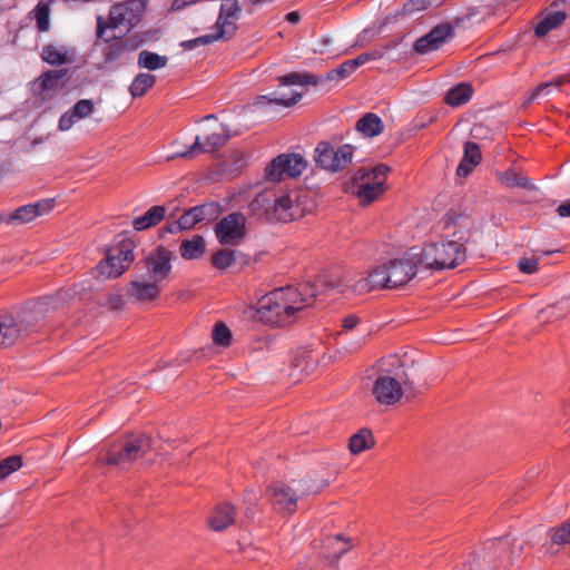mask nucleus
<instances>
[{
	"label": "nucleus",
	"instance_id": "obj_1",
	"mask_svg": "<svg viewBox=\"0 0 570 570\" xmlns=\"http://www.w3.org/2000/svg\"><path fill=\"white\" fill-rule=\"evenodd\" d=\"M318 291L311 284L275 288L257 302V317L273 326L289 324L297 312L313 304Z\"/></svg>",
	"mask_w": 570,
	"mask_h": 570
},
{
	"label": "nucleus",
	"instance_id": "obj_2",
	"mask_svg": "<svg viewBox=\"0 0 570 570\" xmlns=\"http://www.w3.org/2000/svg\"><path fill=\"white\" fill-rule=\"evenodd\" d=\"M50 297L37 299L20 308L0 312V350L16 344L20 338L30 335L37 324L46 316Z\"/></svg>",
	"mask_w": 570,
	"mask_h": 570
},
{
	"label": "nucleus",
	"instance_id": "obj_3",
	"mask_svg": "<svg viewBox=\"0 0 570 570\" xmlns=\"http://www.w3.org/2000/svg\"><path fill=\"white\" fill-rule=\"evenodd\" d=\"M389 171V166L383 164L372 169H357L347 183L346 191L357 197L362 206L371 205L384 194Z\"/></svg>",
	"mask_w": 570,
	"mask_h": 570
},
{
	"label": "nucleus",
	"instance_id": "obj_4",
	"mask_svg": "<svg viewBox=\"0 0 570 570\" xmlns=\"http://www.w3.org/2000/svg\"><path fill=\"white\" fill-rule=\"evenodd\" d=\"M422 268L441 271L454 268L464 262L466 249L462 242L451 239L432 243L416 253Z\"/></svg>",
	"mask_w": 570,
	"mask_h": 570
},
{
	"label": "nucleus",
	"instance_id": "obj_5",
	"mask_svg": "<svg viewBox=\"0 0 570 570\" xmlns=\"http://www.w3.org/2000/svg\"><path fill=\"white\" fill-rule=\"evenodd\" d=\"M320 282L325 284L327 288L336 289L342 293L352 289L356 294H363L380 288H391L384 265L367 271L356 281L350 275H330L323 276Z\"/></svg>",
	"mask_w": 570,
	"mask_h": 570
},
{
	"label": "nucleus",
	"instance_id": "obj_6",
	"mask_svg": "<svg viewBox=\"0 0 570 570\" xmlns=\"http://www.w3.org/2000/svg\"><path fill=\"white\" fill-rule=\"evenodd\" d=\"M278 79L279 87L271 94L258 96L255 105L263 106L274 104L283 107H291L302 98V92L292 89V86H316L321 83V79L311 73L291 72L279 77Z\"/></svg>",
	"mask_w": 570,
	"mask_h": 570
},
{
	"label": "nucleus",
	"instance_id": "obj_7",
	"mask_svg": "<svg viewBox=\"0 0 570 570\" xmlns=\"http://www.w3.org/2000/svg\"><path fill=\"white\" fill-rule=\"evenodd\" d=\"M144 10L145 4L141 0H128L115 4L109 12L108 20L101 16L97 17V37L101 38L107 28L125 27L128 30L134 28L140 21Z\"/></svg>",
	"mask_w": 570,
	"mask_h": 570
},
{
	"label": "nucleus",
	"instance_id": "obj_8",
	"mask_svg": "<svg viewBox=\"0 0 570 570\" xmlns=\"http://www.w3.org/2000/svg\"><path fill=\"white\" fill-rule=\"evenodd\" d=\"M151 449V441L146 435H139L125 441L119 448L112 449L107 456L109 465H116L121 470L129 466L142 458Z\"/></svg>",
	"mask_w": 570,
	"mask_h": 570
},
{
	"label": "nucleus",
	"instance_id": "obj_9",
	"mask_svg": "<svg viewBox=\"0 0 570 570\" xmlns=\"http://www.w3.org/2000/svg\"><path fill=\"white\" fill-rule=\"evenodd\" d=\"M247 220L244 214L234 212L218 220L214 227L216 239L224 246H238L246 237Z\"/></svg>",
	"mask_w": 570,
	"mask_h": 570
},
{
	"label": "nucleus",
	"instance_id": "obj_10",
	"mask_svg": "<svg viewBox=\"0 0 570 570\" xmlns=\"http://www.w3.org/2000/svg\"><path fill=\"white\" fill-rule=\"evenodd\" d=\"M134 261V244L129 240L120 242L111 248L106 258L98 265L99 273L108 278L119 277Z\"/></svg>",
	"mask_w": 570,
	"mask_h": 570
},
{
	"label": "nucleus",
	"instance_id": "obj_11",
	"mask_svg": "<svg viewBox=\"0 0 570 570\" xmlns=\"http://www.w3.org/2000/svg\"><path fill=\"white\" fill-rule=\"evenodd\" d=\"M307 167L306 159L299 154H281L265 168V177L269 181H281L284 177L296 178Z\"/></svg>",
	"mask_w": 570,
	"mask_h": 570
},
{
	"label": "nucleus",
	"instance_id": "obj_12",
	"mask_svg": "<svg viewBox=\"0 0 570 570\" xmlns=\"http://www.w3.org/2000/svg\"><path fill=\"white\" fill-rule=\"evenodd\" d=\"M353 159V147L343 145L335 149L331 144L321 141L315 148L314 160L323 169L330 171H340L344 169Z\"/></svg>",
	"mask_w": 570,
	"mask_h": 570
},
{
	"label": "nucleus",
	"instance_id": "obj_13",
	"mask_svg": "<svg viewBox=\"0 0 570 570\" xmlns=\"http://www.w3.org/2000/svg\"><path fill=\"white\" fill-rule=\"evenodd\" d=\"M403 386H410L409 379L404 373L403 375L397 374V377L381 374L374 382L372 393L380 404L390 406L402 399Z\"/></svg>",
	"mask_w": 570,
	"mask_h": 570
},
{
	"label": "nucleus",
	"instance_id": "obj_14",
	"mask_svg": "<svg viewBox=\"0 0 570 570\" xmlns=\"http://www.w3.org/2000/svg\"><path fill=\"white\" fill-rule=\"evenodd\" d=\"M390 287L395 288L409 283L417 273L421 263L416 253L410 252L401 258L392 259L384 264Z\"/></svg>",
	"mask_w": 570,
	"mask_h": 570
},
{
	"label": "nucleus",
	"instance_id": "obj_15",
	"mask_svg": "<svg viewBox=\"0 0 570 570\" xmlns=\"http://www.w3.org/2000/svg\"><path fill=\"white\" fill-rule=\"evenodd\" d=\"M230 137L228 127L219 124L217 129L204 138V141H202L199 136H196L195 141L185 151H177L169 158H191L198 154L214 153L223 147Z\"/></svg>",
	"mask_w": 570,
	"mask_h": 570
},
{
	"label": "nucleus",
	"instance_id": "obj_16",
	"mask_svg": "<svg viewBox=\"0 0 570 570\" xmlns=\"http://www.w3.org/2000/svg\"><path fill=\"white\" fill-rule=\"evenodd\" d=\"M173 253L159 246L150 252L142 261L145 277L163 285L171 272Z\"/></svg>",
	"mask_w": 570,
	"mask_h": 570
},
{
	"label": "nucleus",
	"instance_id": "obj_17",
	"mask_svg": "<svg viewBox=\"0 0 570 570\" xmlns=\"http://www.w3.org/2000/svg\"><path fill=\"white\" fill-rule=\"evenodd\" d=\"M240 12L242 7L238 0H223L215 23V33L219 39L228 40L236 33V22L240 17Z\"/></svg>",
	"mask_w": 570,
	"mask_h": 570
},
{
	"label": "nucleus",
	"instance_id": "obj_18",
	"mask_svg": "<svg viewBox=\"0 0 570 570\" xmlns=\"http://www.w3.org/2000/svg\"><path fill=\"white\" fill-rule=\"evenodd\" d=\"M453 27L450 23L438 24L414 42V50L421 55L438 50L448 39L453 37Z\"/></svg>",
	"mask_w": 570,
	"mask_h": 570
},
{
	"label": "nucleus",
	"instance_id": "obj_19",
	"mask_svg": "<svg viewBox=\"0 0 570 570\" xmlns=\"http://www.w3.org/2000/svg\"><path fill=\"white\" fill-rule=\"evenodd\" d=\"M271 502L282 513H293L297 508L298 495L287 484L276 482L269 488Z\"/></svg>",
	"mask_w": 570,
	"mask_h": 570
},
{
	"label": "nucleus",
	"instance_id": "obj_20",
	"mask_svg": "<svg viewBox=\"0 0 570 570\" xmlns=\"http://www.w3.org/2000/svg\"><path fill=\"white\" fill-rule=\"evenodd\" d=\"M68 69L48 70L41 73L33 82V92L37 97L46 100L52 92L62 88L60 81L67 76Z\"/></svg>",
	"mask_w": 570,
	"mask_h": 570
},
{
	"label": "nucleus",
	"instance_id": "obj_21",
	"mask_svg": "<svg viewBox=\"0 0 570 570\" xmlns=\"http://www.w3.org/2000/svg\"><path fill=\"white\" fill-rule=\"evenodd\" d=\"M161 291V284L147 277L134 281L129 284V294L137 302H148L156 299L159 297Z\"/></svg>",
	"mask_w": 570,
	"mask_h": 570
},
{
	"label": "nucleus",
	"instance_id": "obj_22",
	"mask_svg": "<svg viewBox=\"0 0 570 570\" xmlns=\"http://www.w3.org/2000/svg\"><path fill=\"white\" fill-rule=\"evenodd\" d=\"M41 59L51 66L71 63L76 60L75 50L67 45L49 43L42 48Z\"/></svg>",
	"mask_w": 570,
	"mask_h": 570
},
{
	"label": "nucleus",
	"instance_id": "obj_23",
	"mask_svg": "<svg viewBox=\"0 0 570 570\" xmlns=\"http://www.w3.org/2000/svg\"><path fill=\"white\" fill-rule=\"evenodd\" d=\"M272 222L287 223L299 216L297 206L294 205L288 194L276 197L273 195Z\"/></svg>",
	"mask_w": 570,
	"mask_h": 570
},
{
	"label": "nucleus",
	"instance_id": "obj_24",
	"mask_svg": "<svg viewBox=\"0 0 570 570\" xmlns=\"http://www.w3.org/2000/svg\"><path fill=\"white\" fill-rule=\"evenodd\" d=\"M480 147L474 141H466L464 144L463 157L456 168V175L459 177L469 176L473 168L481 161Z\"/></svg>",
	"mask_w": 570,
	"mask_h": 570
},
{
	"label": "nucleus",
	"instance_id": "obj_25",
	"mask_svg": "<svg viewBox=\"0 0 570 570\" xmlns=\"http://www.w3.org/2000/svg\"><path fill=\"white\" fill-rule=\"evenodd\" d=\"M137 48L138 43L131 39L116 40L107 46L104 61L105 63L122 61L129 52L135 51Z\"/></svg>",
	"mask_w": 570,
	"mask_h": 570
},
{
	"label": "nucleus",
	"instance_id": "obj_26",
	"mask_svg": "<svg viewBox=\"0 0 570 570\" xmlns=\"http://www.w3.org/2000/svg\"><path fill=\"white\" fill-rule=\"evenodd\" d=\"M273 195L272 191L259 193L249 204L248 209L250 214L257 218H264L272 222L273 210Z\"/></svg>",
	"mask_w": 570,
	"mask_h": 570
},
{
	"label": "nucleus",
	"instance_id": "obj_27",
	"mask_svg": "<svg viewBox=\"0 0 570 570\" xmlns=\"http://www.w3.org/2000/svg\"><path fill=\"white\" fill-rule=\"evenodd\" d=\"M235 520L233 505L228 503L218 504L209 518V525L215 531L228 528Z\"/></svg>",
	"mask_w": 570,
	"mask_h": 570
},
{
	"label": "nucleus",
	"instance_id": "obj_28",
	"mask_svg": "<svg viewBox=\"0 0 570 570\" xmlns=\"http://www.w3.org/2000/svg\"><path fill=\"white\" fill-rule=\"evenodd\" d=\"M166 214L164 206H153L144 215L136 217L132 220V227L136 230H145L149 227L156 226L160 223Z\"/></svg>",
	"mask_w": 570,
	"mask_h": 570
},
{
	"label": "nucleus",
	"instance_id": "obj_29",
	"mask_svg": "<svg viewBox=\"0 0 570 570\" xmlns=\"http://www.w3.org/2000/svg\"><path fill=\"white\" fill-rule=\"evenodd\" d=\"M383 121L382 119L373 114L367 112L356 122V130L362 132L365 137H375L380 135L383 130Z\"/></svg>",
	"mask_w": 570,
	"mask_h": 570
},
{
	"label": "nucleus",
	"instance_id": "obj_30",
	"mask_svg": "<svg viewBox=\"0 0 570 570\" xmlns=\"http://www.w3.org/2000/svg\"><path fill=\"white\" fill-rule=\"evenodd\" d=\"M473 89L466 82L452 87L445 95V102L451 107L465 105L472 98Z\"/></svg>",
	"mask_w": 570,
	"mask_h": 570
},
{
	"label": "nucleus",
	"instance_id": "obj_31",
	"mask_svg": "<svg viewBox=\"0 0 570 570\" xmlns=\"http://www.w3.org/2000/svg\"><path fill=\"white\" fill-rule=\"evenodd\" d=\"M222 206L217 202H208L202 205L191 207L194 217L197 218L198 223L216 220L222 214Z\"/></svg>",
	"mask_w": 570,
	"mask_h": 570
},
{
	"label": "nucleus",
	"instance_id": "obj_32",
	"mask_svg": "<svg viewBox=\"0 0 570 570\" xmlns=\"http://www.w3.org/2000/svg\"><path fill=\"white\" fill-rule=\"evenodd\" d=\"M205 240L200 235H194L180 245V255L185 259H197L205 253Z\"/></svg>",
	"mask_w": 570,
	"mask_h": 570
},
{
	"label": "nucleus",
	"instance_id": "obj_33",
	"mask_svg": "<svg viewBox=\"0 0 570 570\" xmlns=\"http://www.w3.org/2000/svg\"><path fill=\"white\" fill-rule=\"evenodd\" d=\"M567 13L564 11H553L548 13L534 28V33L538 37H544L552 29L559 27L564 22Z\"/></svg>",
	"mask_w": 570,
	"mask_h": 570
},
{
	"label": "nucleus",
	"instance_id": "obj_34",
	"mask_svg": "<svg viewBox=\"0 0 570 570\" xmlns=\"http://www.w3.org/2000/svg\"><path fill=\"white\" fill-rule=\"evenodd\" d=\"M374 444L373 435L370 430L362 429L350 438L348 448L353 454H360Z\"/></svg>",
	"mask_w": 570,
	"mask_h": 570
},
{
	"label": "nucleus",
	"instance_id": "obj_35",
	"mask_svg": "<svg viewBox=\"0 0 570 570\" xmlns=\"http://www.w3.org/2000/svg\"><path fill=\"white\" fill-rule=\"evenodd\" d=\"M168 58L156 52L142 50L138 55V66L148 70H157L166 67Z\"/></svg>",
	"mask_w": 570,
	"mask_h": 570
},
{
	"label": "nucleus",
	"instance_id": "obj_36",
	"mask_svg": "<svg viewBox=\"0 0 570 570\" xmlns=\"http://www.w3.org/2000/svg\"><path fill=\"white\" fill-rule=\"evenodd\" d=\"M155 82L156 77L154 75L140 72L134 78L129 92L134 98L142 97Z\"/></svg>",
	"mask_w": 570,
	"mask_h": 570
},
{
	"label": "nucleus",
	"instance_id": "obj_37",
	"mask_svg": "<svg viewBox=\"0 0 570 570\" xmlns=\"http://www.w3.org/2000/svg\"><path fill=\"white\" fill-rule=\"evenodd\" d=\"M239 255V250L223 248L212 256V264L218 269H227L236 262Z\"/></svg>",
	"mask_w": 570,
	"mask_h": 570
},
{
	"label": "nucleus",
	"instance_id": "obj_38",
	"mask_svg": "<svg viewBox=\"0 0 570 570\" xmlns=\"http://www.w3.org/2000/svg\"><path fill=\"white\" fill-rule=\"evenodd\" d=\"M500 181L507 187H519L531 189L533 186L531 185L528 177L520 175L514 169H508L503 174L500 175Z\"/></svg>",
	"mask_w": 570,
	"mask_h": 570
},
{
	"label": "nucleus",
	"instance_id": "obj_39",
	"mask_svg": "<svg viewBox=\"0 0 570 570\" xmlns=\"http://www.w3.org/2000/svg\"><path fill=\"white\" fill-rule=\"evenodd\" d=\"M36 24L39 31L46 32L50 29V8L49 3L45 0H40L35 9L32 10Z\"/></svg>",
	"mask_w": 570,
	"mask_h": 570
},
{
	"label": "nucleus",
	"instance_id": "obj_40",
	"mask_svg": "<svg viewBox=\"0 0 570 570\" xmlns=\"http://www.w3.org/2000/svg\"><path fill=\"white\" fill-rule=\"evenodd\" d=\"M35 213L36 210L33 209L31 204L20 206L13 213L8 215L7 224L17 225L30 223L35 218H37Z\"/></svg>",
	"mask_w": 570,
	"mask_h": 570
},
{
	"label": "nucleus",
	"instance_id": "obj_41",
	"mask_svg": "<svg viewBox=\"0 0 570 570\" xmlns=\"http://www.w3.org/2000/svg\"><path fill=\"white\" fill-rule=\"evenodd\" d=\"M551 542L558 546L570 543V519L562 522L559 527L551 528Z\"/></svg>",
	"mask_w": 570,
	"mask_h": 570
},
{
	"label": "nucleus",
	"instance_id": "obj_42",
	"mask_svg": "<svg viewBox=\"0 0 570 570\" xmlns=\"http://www.w3.org/2000/svg\"><path fill=\"white\" fill-rule=\"evenodd\" d=\"M22 466V458L20 455H11L0 461V481L8 478L11 473L18 471Z\"/></svg>",
	"mask_w": 570,
	"mask_h": 570
},
{
	"label": "nucleus",
	"instance_id": "obj_43",
	"mask_svg": "<svg viewBox=\"0 0 570 570\" xmlns=\"http://www.w3.org/2000/svg\"><path fill=\"white\" fill-rule=\"evenodd\" d=\"M212 335L216 345L227 347L232 343V332L224 323H217Z\"/></svg>",
	"mask_w": 570,
	"mask_h": 570
},
{
	"label": "nucleus",
	"instance_id": "obj_44",
	"mask_svg": "<svg viewBox=\"0 0 570 570\" xmlns=\"http://www.w3.org/2000/svg\"><path fill=\"white\" fill-rule=\"evenodd\" d=\"M441 0H409L403 6L404 13H414L416 11H422L432 6H439Z\"/></svg>",
	"mask_w": 570,
	"mask_h": 570
},
{
	"label": "nucleus",
	"instance_id": "obj_45",
	"mask_svg": "<svg viewBox=\"0 0 570 570\" xmlns=\"http://www.w3.org/2000/svg\"><path fill=\"white\" fill-rule=\"evenodd\" d=\"M220 40L216 33L213 35H204L195 39L186 40L180 43V47L184 50H193L197 48L198 46H206L214 41Z\"/></svg>",
	"mask_w": 570,
	"mask_h": 570
},
{
	"label": "nucleus",
	"instance_id": "obj_46",
	"mask_svg": "<svg viewBox=\"0 0 570 570\" xmlns=\"http://www.w3.org/2000/svg\"><path fill=\"white\" fill-rule=\"evenodd\" d=\"M350 71H348V68L345 67V61L343 63H341L338 67L330 70L328 72H326L325 77L322 78V77H318L321 79V82L323 80H326V81H337V80H342V79H345L350 76Z\"/></svg>",
	"mask_w": 570,
	"mask_h": 570
},
{
	"label": "nucleus",
	"instance_id": "obj_47",
	"mask_svg": "<svg viewBox=\"0 0 570 570\" xmlns=\"http://www.w3.org/2000/svg\"><path fill=\"white\" fill-rule=\"evenodd\" d=\"M71 108L81 120L92 112L94 104L90 99H81L77 101Z\"/></svg>",
	"mask_w": 570,
	"mask_h": 570
},
{
	"label": "nucleus",
	"instance_id": "obj_48",
	"mask_svg": "<svg viewBox=\"0 0 570 570\" xmlns=\"http://www.w3.org/2000/svg\"><path fill=\"white\" fill-rule=\"evenodd\" d=\"M79 120L80 119L78 118L76 112H73L72 108H70L60 117L58 128L61 131H67Z\"/></svg>",
	"mask_w": 570,
	"mask_h": 570
},
{
	"label": "nucleus",
	"instance_id": "obj_49",
	"mask_svg": "<svg viewBox=\"0 0 570 570\" xmlns=\"http://www.w3.org/2000/svg\"><path fill=\"white\" fill-rule=\"evenodd\" d=\"M539 257H521L519 261V269L523 274H533L538 271Z\"/></svg>",
	"mask_w": 570,
	"mask_h": 570
},
{
	"label": "nucleus",
	"instance_id": "obj_50",
	"mask_svg": "<svg viewBox=\"0 0 570 570\" xmlns=\"http://www.w3.org/2000/svg\"><path fill=\"white\" fill-rule=\"evenodd\" d=\"M33 209L36 210V216H42V215H46L48 213H50L53 207H55V199L53 198H46V199H40L36 203H32L31 204Z\"/></svg>",
	"mask_w": 570,
	"mask_h": 570
},
{
	"label": "nucleus",
	"instance_id": "obj_51",
	"mask_svg": "<svg viewBox=\"0 0 570 570\" xmlns=\"http://www.w3.org/2000/svg\"><path fill=\"white\" fill-rule=\"evenodd\" d=\"M196 224H198L197 218L194 217L191 208H189L176 220L175 227H180V229L186 230L193 228Z\"/></svg>",
	"mask_w": 570,
	"mask_h": 570
},
{
	"label": "nucleus",
	"instance_id": "obj_52",
	"mask_svg": "<svg viewBox=\"0 0 570 570\" xmlns=\"http://www.w3.org/2000/svg\"><path fill=\"white\" fill-rule=\"evenodd\" d=\"M552 88L553 86L551 81L540 83L532 90L528 102H531L542 96H548L551 92Z\"/></svg>",
	"mask_w": 570,
	"mask_h": 570
},
{
	"label": "nucleus",
	"instance_id": "obj_53",
	"mask_svg": "<svg viewBox=\"0 0 570 570\" xmlns=\"http://www.w3.org/2000/svg\"><path fill=\"white\" fill-rule=\"evenodd\" d=\"M383 57V52L381 50H373L368 52H363L358 55L355 59L357 60V63L360 66H363L364 63L368 61L379 60Z\"/></svg>",
	"mask_w": 570,
	"mask_h": 570
},
{
	"label": "nucleus",
	"instance_id": "obj_54",
	"mask_svg": "<svg viewBox=\"0 0 570 570\" xmlns=\"http://www.w3.org/2000/svg\"><path fill=\"white\" fill-rule=\"evenodd\" d=\"M569 82H570V73H563V75L557 76L556 78H553L551 80V83H552L553 88H556V89H559L563 85L569 83Z\"/></svg>",
	"mask_w": 570,
	"mask_h": 570
},
{
	"label": "nucleus",
	"instance_id": "obj_55",
	"mask_svg": "<svg viewBox=\"0 0 570 570\" xmlns=\"http://www.w3.org/2000/svg\"><path fill=\"white\" fill-rule=\"evenodd\" d=\"M360 318L356 315H348L342 321L344 330H352L358 324Z\"/></svg>",
	"mask_w": 570,
	"mask_h": 570
},
{
	"label": "nucleus",
	"instance_id": "obj_56",
	"mask_svg": "<svg viewBox=\"0 0 570 570\" xmlns=\"http://www.w3.org/2000/svg\"><path fill=\"white\" fill-rule=\"evenodd\" d=\"M557 213L560 217H570V199L562 202L557 207Z\"/></svg>",
	"mask_w": 570,
	"mask_h": 570
},
{
	"label": "nucleus",
	"instance_id": "obj_57",
	"mask_svg": "<svg viewBox=\"0 0 570 570\" xmlns=\"http://www.w3.org/2000/svg\"><path fill=\"white\" fill-rule=\"evenodd\" d=\"M286 21L289 23H297L301 20V14L297 11H291L285 16Z\"/></svg>",
	"mask_w": 570,
	"mask_h": 570
},
{
	"label": "nucleus",
	"instance_id": "obj_58",
	"mask_svg": "<svg viewBox=\"0 0 570 570\" xmlns=\"http://www.w3.org/2000/svg\"><path fill=\"white\" fill-rule=\"evenodd\" d=\"M345 67H347L350 73H352V72H354L361 66L357 63V60L354 58V59L346 60L345 61Z\"/></svg>",
	"mask_w": 570,
	"mask_h": 570
},
{
	"label": "nucleus",
	"instance_id": "obj_59",
	"mask_svg": "<svg viewBox=\"0 0 570 570\" xmlns=\"http://www.w3.org/2000/svg\"><path fill=\"white\" fill-rule=\"evenodd\" d=\"M175 226H176V222L170 224L169 226H167V230L171 234L181 230L180 227H175Z\"/></svg>",
	"mask_w": 570,
	"mask_h": 570
},
{
	"label": "nucleus",
	"instance_id": "obj_60",
	"mask_svg": "<svg viewBox=\"0 0 570 570\" xmlns=\"http://www.w3.org/2000/svg\"><path fill=\"white\" fill-rule=\"evenodd\" d=\"M110 303H111V306H112V307H119V306H120V303H121V298H120V297L112 298V299L110 301Z\"/></svg>",
	"mask_w": 570,
	"mask_h": 570
},
{
	"label": "nucleus",
	"instance_id": "obj_61",
	"mask_svg": "<svg viewBox=\"0 0 570 570\" xmlns=\"http://www.w3.org/2000/svg\"><path fill=\"white\" fill-rule=\"evenodd\" d=\"M7 219H8V216H6L4 214H0V224L7 223Z\"/></svg>",
	"mask_w": 570,
	"mask_h": 570
},
{
	"label": "nucleus",
	"instance_id": "obj_62",
	"mask_svg": "<svg viewBox=\"0 0 570 570\" xmlns=\"http://www.w3.org/2000/svg\"><path fill=\"white\" fill-rule=\"evenodd\" d=\"M347 550H348V548H344V549H342V550L340 551V553H337V554L335 556V558H336V559H338V558L341 557V554L345 553Z\"/></svg>",
	"mask_w": 570,
	"mask_h": 570
},
{
	"label": "nucleus",
	"instance_id": "obj_63",
	"mask_svg": "<svg viewBox=\"0 0 570 570\" xmlns=\"http://www.w3.org/2000/svg\"><path fill=\"white\" fill-rule=\"evenodd\" d=\"M215 117L213 115H208L206 117H204L205 120H210V119H214Z\"/></svg>",
	"mask_w": 570,
	"mask_h": 570
},
{
	"label": "nucleus",
	"instance_id": "obj_64",
	"mask_svg": "<svg viewBox=\"0 0 570 570\" xmlns=\"http://www.w3.org/2000/svg\"><path fill=\"white\" fill-rule=\"evenodd\" d=\"M330 42V39L328 38H324L323 39V43L327 45Z\"/></svg>",
	"mask_w": 570,
	"mask_h": 570
}]
</instances>
